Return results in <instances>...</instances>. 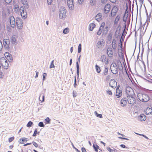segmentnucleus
Masks as SVG:
<instances>
[{
    "instance_id": "f257e3e1",
    "label": "nucleus",
    "mask_w": 152,
    "mask_h": 152,
    "mask_svg": "<svg viewBox=\"0 0 152 152\" xmlns=\"http://www.w3.org/2000/svg\"><path fill=\"white\" fill-rule=\"evenodd\" d=\"M137 98L140 101L144 102H147L149 99V97L147 94L142 93L138 94Z\"/></svg>"
},
{
    "instance_id": "f03ea898",
    "label": "nucleus",
    "mask_w": 152,
    "mask_h": 152,
    "mask_svg": "<svg viewBox=\"0 0 152 152\" xmlns=\"http://www.w3.org/2000/svg\"><path fill=\"white\" fill-rule=\"evenodd\" d=\"M0 64L3 68L4 69H7L9 67V64L4 57H1L0 59Z\"/></svg>"
},
{
    "instance_id": "7ed1b4c3",
    "label": "nucleus",
    "mask_w": 152,
    "mask_h": 152,
    "mask_svg": "<svg viewBox=\"0 0 152 152\" xmlns=\"http://www.w3.org/2000/svg\"><path fill=\"white\" fill-rule=\"evenodd\" d=\"M17 28L19 30L22 29L23 26V23L22 20L20 18H17L16 19Z\"/></svg>"
},
{
    "instance_id": "20e7f679",
    "label": "nucleus",
    "mask_w": 152,
    "mask_h": 152,
    "mask_svg": "<svg viewBox=\"0 0 152 152\" xmlns=\"http://www.w3.org/2000/svg\"><path fill=\"white\" fill-rule=\"evenodd\" d=\"M20 15L23 19H26L27 17V13L26 9L24 8L22 6L20 7Z\"/></svg>"
},
{
    "instance_id": "39448f33",
    "label": "nucleus",
    "mask_w": 152,
    "mask_h": 152,
    "mask_svg": "<svg viewBox=\"0 0 152 152\" xmlns=\"http://www.w3.org/2000/svg\"><path fill=\"white\" fill-rule=\"evenodd\" d=\"M135 94L132 96H127V101L130 104H134L136 103Z\"/></svg>"
},
{
    "instance_id": "423d86ee",
    "label": "nucleus",
    "mask_w": 152,
    "mask_h": 152,
    "mask_svg": "<svg viewBox=\"0 0 152 152\" xmlns=\"http://www.w3.org/2000/svg\"><path fill=\"white\" fill-rule=\"evenodd\" d=\"M119 10V8L117 7L116 6H113L111 10L110 15L112 17H114L115 16Z\"/></svg>"
},
{
    "instance_id": "0eeeda50",
    "label": "nucleus",
    "mask_w": 152,
    "mask_h": 152,
    "mask_svg": "<svg viewBox=\"0 0 152 152\" xmlns=\"http://www.w3.org/2000/svg\"><path fill=\"white\" fill-rule=\"evenodd\" d=\"M126 93L127 96L134 95L135 94L133 89L130 87H126Z\"/></svg>"
},
{
    "instance_id": "6e6552de",
    "label": "nucleus",
    "mask_w": 152,
    "mask_h": 152,
    "mask_svg": "<svg viewBox=\"0 0 152 152\" xmlns=\"http://www.w3.org/2000/svg\"><path fill=\"white\" fill-rule=\"evenodd\" d=\"M66 10L64 8H61L60 10L59 16L60 18H65L66 16Z\"/></svg>"
},
{
    "instance_id": "1a4fd4ad",
    "label": "nucleus",
    "mask_w": 152,
    "mask_h": 152,
    "mask_svg": "<svg viewBox=\"0 0 152 152\" xmlns=\"http://www.w3.org/2000/svg\"><path fill=\"white\" fill-rule=\"evenodd\" d=\"M122 90L120 87V86L118 85L116 89L115 96L117 98L121 97L122 95Z\"/></svg>"
},
{
    "instance_id": "9d476101",
    "label": "nucleus",
    "mask_w": 152,
    "mask_h": 152,
    "mask_svg": "<svg viewBox=\"0 0 152 152\" xmlns=\"http://www.w3.org/2000/svg\"><path fill=\"white\" fill-rule=\"evenodd\" d=\"M101 61L105 64H107L109 62V60L107 58L106 55H102L100 58Z\"/></svg>"
},
{
    "instance_id": "9b49d317",
    "label": "nucleus",
    "mask_w": 152,
    "mask_h": 152,
    "mask_svg": "<svg viewBox=\"0 0 152 152\" xmlns=\"http://www.w3.org/2000/svg\"><path fill=\"white\" fill-rule=\"evenodd\" d=\"M111 7V6L110 4H106L104 6L103 9L104 13L105 14L109 13Z\"/></svg>"
},
{
    "instance_id": "f8f14e48",
    "label": "nucleus",
    "mask_w": 152,
    "mask_h": 152,
    "mask_svg": "<svg viewBox=\"0 0 152 152\" xmlns=\"http://www.w3.org/2000/svg\"><path fill=\"white\" fill-rule=\"evenodd\" d=\"M109 84L112 88H115L117 87V83L115 80L112 79L110 80Z\"/></svg>"
},
{
    "instance_id": "ddd939ff",
    "label": "nucleus",
    "mask_w": 152,
    "mask_h": 152,
    "mask_svg": "<svg viewBox=\"0 0 152 152\" xmlns=\"http://www.w3.org/2000/svg\"><path fill=\"white\" fill-rule=\"evenodd\" d=\"M111 70L113 74H117L118 71V69L117 65L115 64V65L111 66Z\"/></svg>"
},
{
    "instance_id": "4468645a",
    "label": "nucleus",
    "mask_w": 152,
    "mask_h": 152,
    "mask_svg": "<svg viewBox=\"0 0 152 152\" xmlns=\"http://www.w3.org/2000/svg\"><path fill=\"white\" fill-rule=\"evenodd\" d=\"M10 26L11 27H14L15 26V21L14 17L13 16H11L9 18Z\"/></svg>"
},
{
    "instance_id": "2eb2a0df",
    "label": "nucleus",
    "mask_w": 152,
    "mask_h": 152,
    "mask_svg": "<svg viewBox=\"0 0 152 152\" xmlns=\"http://www.w3.org/2000/svg\"><path fill=\"white\" fill-rule=\"evenodd\" d=\"M105 44L104 41L102 39L99 41L96 45L97 47L99 48H102Z\"/></svg>"
},
{
    "instance_id": "dca6fc26",
    "label": "nucleus",
    "mask_w": 152,
    "mask_h": 152,
    "mask_svg": "<svg viewBox=\"0 0 152 152\" xmlns=\"http://www.w3.org/2000/svg\"><path fill=\"white\" fill-rule=\"evenodd\" d=\"M113 51L111 47H110L107 48V54L109 57H113Z\"/></svg>"
},
{
    "instance_id": "f3484780",
    "label": "nucleus",
    "mask_w": 152,
    "mask_h": 152,
    "mask_svg": "<svg viewBox=\"0 0 152 152\" xmlns=\"http://www.w3.org/2000/svg\"><path fill=\"white\" fill-rule=\"evenodd\" d=\"M66 2L69 8L72 10L74 7L73 0H66Z\"/></svg>"
},
{
    "instance_id": "a211bd4d",
    "label": "nucleus",
    "mask_w": 152,
    "mask_h": 152,
    "mask_svg": "<svg viewBox=\"0 0 152 152\" xmlns=\"http://www.w3.org/2000/svg\"><path fill=\"white\" fill-rule=\"evenodd\" d=\"M127 102L126 98H123L121 100L120 103L122 106L124 107L127 104Z\"/></svg>"
},
{
    "instance_id": "6ab92c4d",
    "label": "nucleus",
    "mask_w": 152,
    "mask_h": 152,
    "mask_svg": "<svg viewBox=\"0 0 152 152\" xmlns=\"http://www.w3.org/2000/svg\"><path fill=\"white\" fill-rule=\"evenodd\" d=\"M146 119V117L145 115H140V116L138 117V119L140 121H145Z\"/></svg>"
},
{
    "instance_id": "aec40b11",
    "label": "nucleus",
    "mask_w": 152,
    "mask_h": 152,
    "mask_svg": "<svg viewBox=\"0 0 152 152\" xmlns=\"http://www.w3.org/2000/svg\"><path fill=\"white\" fill-rule=\"evenodd\" d=\"M126 11L125 12L124 14V15L123 17V20L126 23L127 21L128 17V12H126Z\"/></svg>"
},
{
    "instance_id": "412c9836",
    "label": "nucleus",
    "mask_w": 152,
    "mask_h": 152,
    "mask_svg": "<svg viewBox=\"0 0 152 152\" xmlns=\"http://www.w3.org/2000/svg\"><path fill=\"white\" fill-rule=\"evenodd\" d=\"M145 114H152V108L147 107L145 110Z\"/></svg>"
},
{
    "instance_id": "4be33fe9",
    "label": "nucleus",
    "mask_w": 152,
    "mask_h": 152,
    "mask_svg": "<svg viewBox=\"0 0 152 152\" xmlns=\"http://www.w3.org/2000/svg\"><path fill=\"white\" fill-rule=\"evenodd\" d=\"M20 7L19 8L18 5L17 4L14 3V11L18 13L20 12Z\"/></svg>"
},
{
    "instance_id": "5701e85b",
    "label": "nucleus",
    "mask_w": 152,
    "mask_h": 152,
    "mask_svg": "<svg viewBox=\"0 0 152 152\" xmlns=\"http://www.w3.org/2000/svg\"><path fill=\"white\" fill-rule=\"evenodd\" d=\"M112 47L113 49H116L117 47V45L116 44V40L115 39H113V40L112 43Z\"/></svg>"
},
{
    "instance_id": "b1692460",
    "label": "nucleus",
    "mask_w": 152,
    "mask_h": 152,
    "mask_svg": "<svg viewBox=\"0 0 152 152\" xmlns=\"http://www.w3.org/2000/svg\"><path fill=\"white\" fill-rule=\"evenodd\" d=\"M102 15L101 13H98L95 17V19L97 21H99L102 19Z\"/></svg>"
},
{
    "instance_id": "393cba45",
    "label": "nucleus",
    "mask_w": 152,
    "mask_h": 152,
    "mask_svg": "<svg viewBox=\"0 0 152 152\" xmlns=\"http://www.w3.org/2000/svg\"><path fill=\"white\" fill-rule=\"evenodd\" d=\"M120 18V16L118 15L116 17L115 20H114V26H116L117 25L118 22H119Z\"/></svg>"
},
{
    "instance_id": "a878e982",
    "label": "nucleus",
    "mask_w": 152,
    "mask_h": 152,
    "mask_svg": "<svg viewBox=\"0 0 152 152\" xmlns=\"http://www.w3.org/2000/svg\"><path fill=\"white\" fill-rule=\"evenodd\" d=\"M3 44L6 47L8 46V45L10 44V41L9 39H4L3 40Z\"/></svg>"
},
{
    "instance_id": "bb28decb",
    "label": "nucleus",
    "mask_w": 152,
    "mask_h": 152,
    "mask_svg": "<svg viewBox=\"0 0 152 152\" xmlns=\"http://www.w3.org/2000/svg\"><path fill=\"white\" fill-rule=\"evenodd\" d=\"M17 37L15 35L12 36L11 38V42L13 44L16 43Z\"/></svg>"
},
{
    "instance_id": "cd10ccee",
    "label": "nucleus",
    "mask_w": 152,
    "mask_h": 152,
    "mask_svg": "<svg viewBox=\"0 0 152 152\" xmlns=\"http://www.w3.org/2000/svg\"><path fill=\"white\" fill-rule=\"evenodd\" d=\"M21 1L22 3L25 6V7H26L27 8L28 7V2L27 0H21Z\"/></svg>"
},
{
    "instance_id": "c85d7f7f",
    "label": "nucleus",
    "mask_w": 152,
    "mask_h": 152,
    "mask_svg": "<svg viewBox=\"0 0 152 152\" xmlns=\"http://www.w3.org/2000/svg\"><path fill=\"white\" fill-rule=\"evenodd\" d=\"M89 30L91 31L93 30L94 28L95 27L96 25L94 23H91L89 24Z\"/></svg>"
},
{
    "instance_id": "c756f323",
    "label": "nucleus",
    "mask_w": 152,
    "mask_h": 152,
    "mask_svg": "<svg viewBox=\"0 0 152 152\" xmlns=\"http://www.w3.org/2000/svg\"><path fill=\"white\" fill-rule=\"evenodd\" d=\"M108 69L107 67H105L103 72V75H106L108 74Z\"/></svg>"
},
{
    "instance_id": "7c9ffc66",
    "label": "nucleus",
    "mask_w": 152,
    "mask_h": 152,
    "mask_svg": "<svg viewBox=\"0 0 152 152\" xmlns=\"http://www.w3.org/2000/svg\"><path fill=\"white\" fill-rule=\"evenodd\" d=\"M46 124H50V119L48 117H47L45 120Z\"/></svg>"
},
{
    "instance_id": "2f4dec72",
    "label": "nucleus",
    "mask_w": 152,
    "mask_h": 152,
    "mask_svg": "<svg viewBox=\"0 0 152 152\" xmlns=\"http://www.w3.org/2000/svg\"><path fill=\"white\" fill-rule=\"evenodd\" d=\"M33 124V123L31 121H29L26 125V126L30 128L31 127Z\"/></svg>"
},
{
    "instance_id": "473e14b6",
    "label": "nucleus",
    "mask_w": 152,
    "mask_h": 152,
    "mask_svg": "<svg viewBox=\"0 0 152 152\" xmlns=\"http://www.w3.org/2000/svg\"><path fill=\"white\" fill-rule=\"evenodd\" d=\"M95 68L96 69L97 72L98 73H100L101 72V69L100 67L99 66L97 65H96L95 66Z\"/></svg>"
},
{
    "instance_id": "72a5a7b5",
    "label": "nucleus",
    "mask_w": 152,
    "mask_h": 152,
    "mask_svg": "<svg viewBox=\"0 0 152 152\" xmlns=\"http://www.w3.org/2000/svg\"><path fill=\"white\" fill-rule=\"evenodd\" d=\"M69 31V28H65L63 31V33L64 34H66L68 33Z\"/></svg>"
},
{
    "instance_id": "f704fd0d",
    "label": "nucleus",
    "mask_w": 152,
    "mask_h": 152,
    "mask_svg": "<svg viewBox=\"0 0 152 152\" xmlns=\"http://www.w3.org/2000/svg\"><path fill=\"white\" fill-rule=\"evenodd\" d=\"M39 99L41 102H43L44 100V96L43 95H40Z\"/></svg>"
},
{
    "instance_id": "c9c22d12",
    "label": "nucleus",
    "mask_w": 152,
    "mask_h": 152,
    "mask_svg": "<svg viewBox=\"0 0 152 152\" xmlns=\"http://www.w3.org/2000/svg\"><path fill=\"white\" fill-rule=\"evenodd\" d=\"M76 66H77V74L78 75H79V64L78 62H76Z\"/></svg>"
},
{
    "instance_id": "e433bc0d",
    "label": "nucleus",
    "mask_w": 152,
    "mask_h": 152,
    "mask_svg": "<svg viewBox=\"0 0 152 152\" xmlns=\"http://www.w3.org/2000/svg\"><path fill=\"white\" fill-rule=\"evenodd\" d=\"M26 138L25 137H23V138L21 139V138H20L19 139V142H20V143L23 144V143L26 140Z\"/></svg>"
},
{
    "instance_id": "4c0bfd02",
    "label": "nucleus",
    "mask_w": 152,
    "mask_h": 152,
    "mask_svg": "<svg viewBox=\"0 0 152 152\" xmlns=\"http://www.w3.org/2000/svg\"><path fill=\"white\" fill-rule=\"evenodd\" d=\"M9 61V62H12V58L11 55H10V56L6 58Z\"/></svg>"
},
{
    "instance_id": "58836bf2",
    "label": "nucleus",
    "mask_w": 152,
    "mask_h": 152,
    "mask_svg": "<svg viewBox=\"0 0 152 152\" xmlns=\"http://www.w3.org/2000/svg\"><path fill=\"white\" fill-rule=\"evenodd\" d=\"M106 92L107 94L111 96L113 94L111 90L110 89L107 90H106Z\"/></svg>"
},
{
    "instance_id": "ea45409f",
    "label": "nucleus",
    "mask_w": 152,
    "mask_h": 152,
    "mask_svg": "<svg viewBox=\"0 0 152 152\" xmlns=\"http://www.w3.org/2000/svg\"><path fill=\"white\" fill-rule=\"evenodd\" d=\"M54 60H53L52 61L51 63V64L50 66V68H52L55 67V66L54 65Z\"/></svg>"
},
{
    "instance_id": "a19ab883",
    "label": "nucleus",
    "mask_w": 152,
    "mask_h": 152,
    "mask_svg": "<svg viewBox=\"0 0 152 152\" xmlns=\"http://www.w3.org/2000/svg\"><path fill=\"white\" fill-rule=\"evenodd\" d=\"M81 51V45L80 44H79L78 48V52L80 53Z\"/></svg>"
},
{
    "instance_id": "79ce46f5",
    "label": "nucleus",
    "mask_w": 152,
    "mask_h": 152,
    "mask_svg": "<svg viewBox=\"0 0 152 152\" xmlns=\"http://www.w3.org/2000/svg\"><path fill=\"white\" fill-rule=\"evenodd\" d=\"M12 9V7L11 6H7L6 7V10L7 11V12L9 14L10 13V10Z\"/></svg>"
},
{
    "instance_id": "37998d69",
    "label": "nucleus",
    "mask_w": 152,
    "mask_h": 152,
    "mask_svg": "<svg viewBox=\"0 0 152 152\" xmlns=\"http://www.w3.org/2000/svg\"><path fill=\"white\" fill-rule=\"evenodd\" d=\"M38 126L40 127H44L45 125L42 122H40L38 124Z\"/></svg>"
},
{
    "instance_id": "c03bdc74",
    "label": "nucleus",
    "mask_w": 152,
    "mask_h": 152,
    "mask_svg": "<svg viewBox=\"0 0 152 152\" xmlns=\"http://www.w3.org/2000/svg\"><path fill=\"white\" fill-rule=\"evenodd\" d=\"M105 26V23L104 22H102L100 27V29H103Z\"/></svg>"
},
{
    "instance_id": "a18cd8bd",
    "label": "nucleus",
    "mask_w": 152,
    "mask_h": 152,
    "mask_svg": "<svg viewBox=\"0 0 152 152\" xmlns=\"http://www.w3.org/2000/svg\"><path fill=\"white\" fill-rule=\"evenodd\" d=\"M93 147L94 149H99V147L98 145L97 144H94L93 145Z\"/></svg>"
},
{
    "instance_id": "49530a36",
    "label": "nucleus",
    "mask_w": 152,
    "mask_h": 152,
    "mask_svg": "<svg viewBox=\"0 0 152 152\" xmlns=\"http://www.w3.org/2000/svg\"><path fill=\"white\" fill-rule=\"evenodd\" d=\"M72 143V146L73 148L77 152H80V151L77 148H75L74 145H73V143L72 142H71Z\"/></svg>"
},
{
    "instance_id": "de8ad7c7",
    "label": "nucleus",
    "mask_w": 152,
    "mask_h": 152,
    "mask_svg": "<svg viewBox=\"0 0 152 152\" xmlns=\"http://www.w3.org/2000/svg\"><path fill=\"white\" fill-rule=\"evenodd\" d=\"M37 129H36L34 132V133L32 135L33 137H36L37 136Z\"/></svg>"
},
{
    "instance_id": "09e8293b",
    "label": "nucleus",
    "mask_w": 152,
    "mask_h": 152,
    "mask_svg": "<svg viewBox=\"0 0 152 152\" xmlns=\"http://www.w3.org/2000/svg\"><path fill=\"white\" fill-rule=\"evenodd\" d=\"M102 29H100V28H99V30L97 32V34L98 35H100L102 33Z\"/></svg>"
},
{
    "instance_id": "8fccbe9b",
    "label": "nucleus",
    "mask_w": 152,
    "mask_h": 152,
    "mask_svg": "<svg viewBox=\"0 0 152 152\" xmlns=\"http://www.w3.org/2000/svg\"><path fill=\"white\" fill-rule=\"evenodd\" d=\"M5 3L9 4L12 1V0H4Z\"/></svg>"
},
{
    "instance_id": "3c124183",
    "label": "nucleus",
    "mask_w": 152,
    "mask_h": 152,
    "mask_svg": "<svg viewBox=\"0 0 152 152\" xmlns=\"http://www.w3.org/2000/svg\"><path fill=\"white\" fill-rule=\"evenodd\" d=\"M14 139V137H10L9 139V142H12Z\"/></svg>"
},
{
    "instance_id": "603ef678",
    "label": "nucleus",
    "mask_w": 152,
    "mask_h": 152,
    "mask_svg": "<svg viewBox=\"0 0 152 152\" xmlns=\"http://www.w3.org/2000/svg\"><path fill=\"white\" fill-rule=\"evenodd\" d=\"M32 143L37 148L38 147V145L37 143L34 141H33Z\"/></svg>"
},
{
    "instance_id": "864d4df0",
    "label": "nucleus",
    "mask_w": 152,
    "mask_h": 152,
    "mask_svg": "<svg viewBox=\"0 0 152 152\" xmlns=\"http://www.w3.org/2000/svg\"><path fill=\"white\" fill-rule=\"evenodd\" d=\"M107 149L110 152H113V149L110 148L109 147H107Z\"/></svg>"
},
{
    "instance_id": "5fc2aeb1",
    "label": "nucleus",
    "mask_w": 152,
    "mask_h": 152,
    "mask_svg": "<svg viewBox=\"0 0 152 152\" xmlns=\"http://www.w3.org/2000/svg\"><path fill=\"white\" fill-rule=\"evenodd\" d=\"M10 55H11L7 52L5 53L4 54V56L6 58L10 56Z\"/></svg>"
},
{
    "instance_id": "6e6d98bb",
    "label": "nucleus",
    "mask_w": 152,
    "mask_h": 152,
    "mask_svg": "<svg viewBox=\"0 0 152 152\" xmlns=\"http://www.w3.org/2000/svg\"><path fill=\"white\" fill-rule=\"evenodd\" d=\"M102 4H104L106 3L108 0H100Z\"/></svg>"
},
{
    "instance_id": "4d7b16f0",
    "label": "nucleus",
    "mask_w": 152,
    "mask_h": 152,
    "mask_svg": "<svg viewBox=\"0 0 152 152\" xmlns=\"http://www.w3.org/2000/svg\"><path fill=\"white\" fill-rule=\"evenodd\" d=\"M47 75V74L46 73H44L43 74V80H44L45 79V77Z\"/></svg>"
},
{
    "instance_id": "13d9d810",
    "label": "nucleus",
    "mask_w": 152,
    "mask_h": 152,
    "mask_svg": "<svg viewBox=\"0 0 152 152\" xmlns=\"http://www.w3.org/2000/svg\"><path fill=\"white\" fill-rule=\"evenodd\" d=\"M139 4L141 5L143 4V0H137Z\"/></svg>"
},
{
    "instance_id": "bf43d9fd",
    "label": "nucleus",
    "mask_w": 152,
    "mask_h": 152,
    "mask_svg": "<svg viewBox=\"0 0 152 152\" xmlns=\"http://www.w3.org/2000/svg\"><path fill=\"white\" fill-rule=\"evenodd\" d=\"M53 2V0H47V2L48 4L50 5Z\"/></svg>"
},
{
    "instance_id": "052dcab7",
    "label": "nucleus",
    "mask_w": 152,
    "mask_h": 152,
    "mask_svg": "<svg viewBox=\"0 0 152 152\" xmlns=\"http://www.w3.org/2000/svg\"><path fill=\"white\" fill-rule=\"evenodd\" d=\"M120 146L123 148H127L124 145V144H121L120 145Z\"/></svg>"
},
{
    "instance_id": "680f3d73",
    "label": "nucleus",
    "mask_w": 152,
    "mask_h": 152,
    "mask_svg": "<svg viewBox=\"0 0 152 152\" xmlns=\"http://www.w3.org/2000/svg\"><path fill=\"white\" fill-rule=\"evenodd\" d=\"M140 135L142 136L143 137H145V138H146L147 139H149V138L148 137H147L145 135L143 134H139Z\"/></svg>"
},
{
    "instance_id": "e2e57ef3",
    "label": "nucleus",
    "mask_w": 152,
    "mask_h": 152,
    "mask_svg": "<svg viewBox=\"0 0 152 152\" xmlns=\"http://www.w3.org/2000/svg\"><path fill=\"white\" fill-rule=\"evenodd\" d=\"M82 152H86V151L85 148L84 147H82L81 148Z\"/></svg>"
},
{
    "instance_id": "0e129e2a",
    "label": "nucleus",
    "mask_w": 152,
    "mask_h": 152,
    "mask_svg": "<svg viewBox=\"0 0 152 152\" xmlns=\"http://www.w3.org/2000/svg\"><path fill=\"white\" fill-rule=\"evenodd\" d=\"M105 29H106V30H105L104 31H104V33H107V31H108V28L107 27V26H106L105 27Z\"/></svg>"
},
{
    "instance_id": "69168bd1",
    "label": "nucleus",
    "mask_w": 152,
    "mask_h": 152,
    "mask_svg": "<svg viewBox=\"0 0 152 152\" xmlns=\"http://www.w3.org/2000/svg\"><path fill=\"white\" fill-rule=\"evenodd\" d=\"M3 48V45L1 41H0V51L2 50Z\"/></svg>"
},
{
    "instance_id": "338daca9",
    "label": "nucleus",
    "mask_w": 152,
    "mask_h": 152,
    "mask_svg": "<svg viewBox=\"0 0 152 152\" xmlns=\"http://www.w3.org/2000/svg\"><path fill=\"white\" fill-rule=\"evenodd\" d=\"M97 117H99L100 118H102V115H95Z\"/></svg>"
},
{
    "instance_id": "774afa93",
    "label": "nucleus",
    "mask_w": 152,
    "mask_h": 152,
    "mask_svg": "<svg viewBox=\"0 0 152 152\" xmlns=\"http://www.w3.org/2000/svg\"><path fill=\"white\" fill-rule=\"evenodd\" d=\"M4 76L3 73L0 71V78H2Z\"/></svg>"
}]
</instances>
